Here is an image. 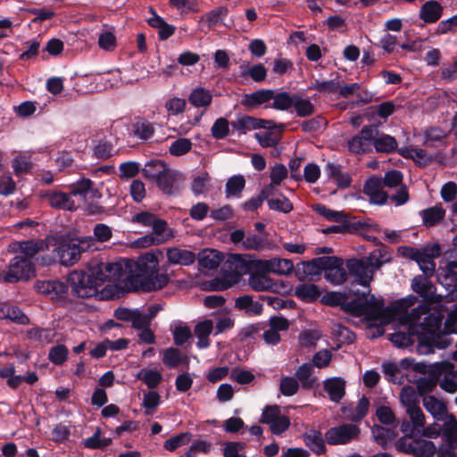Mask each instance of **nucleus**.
<instances>
[{
  "mask_svg": "<svg viewBox=\"0 0 457 457\" xmlns=\"http://www.w3.org/2000/svg\"><path fill=\"white\" fill-rule=\"evenodd\" d=\"M420 215L425 227H434L445 219V210L442 205H435L420 211Z\"/></svg>",
  "mask_w": 457,
  "mask_h": 457,
  "instance_id": "23",
  "label": "nucleus"
},
{
  "mask_svg": "<svg viewBox=\"0 0 457 457\" xmlns=\"http://www.w3.org/2000/svg\"><path fill=\"white\" fill-rule=\"evenodd\" d=\"M181 180L182 176L179 172L167 167L155 180V183L163 194L174 195L179 190V182Z\"/></svg>",
  "mask_w": 457,
  "mask_h": 457,
  "instance_id": "12",
  "label": "nucleus"
},
{
  "mask_svg": "<svg viewBox=\"0 0 457 457\" xmlns=\"http://www.w3.org/2000/svg\"><path fill=\"white\" fill-rule=\"evenodd\" d=\"M445 423L440 428L442 436L445 437L446 444L457 445V420L448 414L444 420Z\"/></svg>",
  "mask_w": 457,
  "mask_h": 457,
  "instance_id": "34",
  "label": "nucleus"
},
{
  "mask_svg": "<svg viewBox=\"0 0 457 457\" xmlns=\"http://www.w3.org/2000/svg\"><path fill=\"white\" fill-rule=\"evenodd\" d=\"M167 168L164 162L161 160H151L145 164L142 170L144 177L155 181Z\"/></svg>",
  "mask_w": 457,
  "mask_h": 457,
  "instance_id": "39",
  "label": "nucleus"
},
{
  "mask_svg": "<svg viewBox=\"0 0 457 457\" xmlns=\"http://www.w3.org/2000/svg\"><path fill=\"white\" fill-rule=\"evenodd\" d=\"M192 148V142L188 138L179 137L169 147V152L173 156H181L187 154Z\"/></svg>",
  "mask_w": 457,
  "mask_h": 457,
  "instance_id": "56",
  "label": "nucleus"
},
{
  "mask_svg": "<svg viewBox=\"0 0 457 457\" xmlns=\"http://www.w3.org/2000/svg\"><path fill=\"white\" fill-rule=\"evenodd\" d=\"M416 337L415 334L411 333L410 328H408V333L403 332H395L389 335V340L397 347L403 348L412 345L415 342L413 338Z\"/></svg>",
  "mask_w": 457,
  "mask_h": 457,
  "instance_id": "51",
  "label": "nucleus"
},
{
  "mask_svg": "<svg viewBox=\"0 0 457 457\" xmlns=\"http://www.w3.org/2000/svg\"><path fill=\"white\" fill-rule=\"evenodd\" d=\"M259 265L264 272L279 275L289 274L294 269V263L289 259L272 258L267 261H260Z\"/></svg>",
  "mask_w": 457,
  "mask_h": 457,
  "instance_id": "16",
  "label": "nucleus"
},
{
  "mask_svg": "<svg viewBox=\"0 0 457 457\" xmlns=\"http://www.w3.org/2000/svg\"><path fill=\"white\" fill-rule=\"evenodd\" d=\"M162 361L168 368L174 369L187 361V357L183 356L178 348L170 347L164 351Z\"/></svg>",
  "mask_w": 457,
  "mask_h": 457,
  "instance_id": "42",
  "label": "nucleus"
},
{
  "mask_svg": "<svg viewBox=\"0 0 457 457\" xmlns=\"http://www.w3.org/2000/svg\"><path fill=\"white\" fill-rule=\"evenodd\" d=\"M114 146L112 142L101 139L94 147V155L100 160H107L112 156Z\"/></svg>",
  "mask_w": 457,
  "mask_h": 457,
  "instance_id": "54",
  "label": "nucleus"
},
{
  "mask_svg": "<svg viewBox=\"0 0 457 457\" xmlns=\"http://www.w3.org/2000/svg\"><path fill=\"white\" fill-rule=\"evenodd\" d=\"M372 144L376 152L386 154H390L397 150L398 145L397 141L394 137L380 133L379 131L378 136L374 137Z\"/></svg>",
  "mask_w": 457,
  "mask_h": 457,
  "instance_id": "28",
  "label": "nucleus"
},
{
  "mask_svg": "<svg viewBox=\"0 0 457 457\" xmlns=\"http://www.w3.org/2000/svg\"><path fill=\"white\" fill-rule=\"evenodd\" d=\"M223 258V254L220 252L210 248L202 250L197 256L199 265L208 270L217 269Z\"/></svg>",
  "mask_w": 457,
  "mask_h": 457,
  "instance_id": "21",
  "label": "nucleus"
},
{
  "mask_svg": "<svg viewBox=\"0 0 457 457\" xmlns=\"http://www.w3.org/2000/svg\"><path fill=\"white\" fill-rule=\"evenodd\" d=\"M443 11L444 7L439 2L429 0L421 5L419 17L425 23H435L442 17Z\"/></svg>",
  "mask_w": 457,
  "mask_h": 457,
  "instance_id": "19",
  "label": "nucleus"
},
{
  "mask_svg": "<svg viewBox=\"0 0 457 457\" xmlns=\"http://www.w3.org/2000/svg\"><path fill=\"white\" fill-rule=\"evenodd\" d=\"M254 117L243 115L236 120L230 122L233 130H237L239 134H245L247 131L253 129Z\"/></svg>",
  "mask_w": 457,
  "mask_h": 457,
  "instance_id": "59",
  "label": "nucleus"
},
{
  "mask_svg": "<svg viewBox=\"0 0 457 457\" xmlns=\"http://www.w3.org/2000/svg\"><path fill=\"white\" fill-rule=\"evenodd\" d=\"M166 256L169 264L188 266L195 262L196 256L195 253L178 247L167 249Z\"/></svg>",
  "mask_w": 457,
  "mask_h": 457,
  "instance_id": "20",
  "label": "nucleus"
},
{
  "mask_svg": "<svg viewBox=\"0 0 457 457\" xmlns=\"http://www.w3.org/2000/svg\"><path fill=\"white\" fill-rule=\"evenodd\" d=\"M36 270L32 262L23 256H14L9 263L4 280L8 283H16L20 280H28L35 276Z\"/></svg>",
  "mask_w": 457,
  "mask_h": 457,
  "instance_id": "5",
  "label": "nucleus"
},
{
  "mask_svg": "<svg viewBox=\"0 0 457 457\" xmlns=\"http://www.w3.org/2000/svg\"><path fill=\"white\" fill-rule=\"evenodd\" d=\"M345 267L348 274L354 278L356 284L370 287L374 273L372 267H369L366 261L362 258H350L345 261Z\"/></svg>",
  "mask_w": 457,
  "mask_h": 457,
  "instance_id": "9",
  "label": "nucleus"
},
{
  "mask_svg": "<svg viewBox=\"0 0 457 457\" xmlns=\"http://www.w3.org/2000/svg\"><path fill=\"white\" fill-rule=\"evenodd\" d=\"M299 383L296 378L285 377L281 379L279 385L280 393L285 396H292L297 393Z\"/></svg>",
  "mask_w": 457,
  "mask_h": 457,
  "instance_id": "63",
  "label": "nucleus"
},
{
  "mask_svg": "<svg viewBox=\"0 0 457 457\" xmlns=\"http://www.w3.org/2000/svg\"><path fill=\"white\" fill-rule=\"evenodd\" d=\"M95 249V240L91 237L71 238L60 236L56 239L54 252L60 263L68 267L79 262L83 253Z\"/></svg>",
  "mask_w": 457,
  "mask_h": 457,
  "instance_id": "4",
  "label": "nucleus"
},
{
  "mask_svg": "<svg viewBox=\"0 0 457 457\" xmlns=\"http://www.w3.org/2000/svg\"><path fill=\"white\" fill-rule=\"evenodd\" d=\"M410 330L416 335L418 351L429 354L435 348L445 349L452 340L441 330L443 317L438 312H431L430 305L419 304L408 314Z\"/></svg>",
  "mask_w": 457,
  "mask_h": 457,
  "instance_id": "3",
  "label": "nucleus"
},
{
  "mask_svg": "<svg viewBox=\"0 0 457 457\" xmlns=\"http://www.w3.org/2000/svg\"><path fill=\"white\" fill-rule=\"evenodd\" d=\"M170 278L164 273H152L145 278L143 291L151 292L163 288L168 285Z\"/></svg>",
  "mask_w": 457,
  "mask_h": 457,
  "instance_id": "33",
  "label": "nucleus"
},
{
  "mask_svg": "<svg viewBox=\"0 0 457 457\" xmlns=\"http://www.w3.org/2000/svg\"><path fill=\"white\" fill-rule=\"evenodd\" d=\"M69 350L66 345L59 344L53 346L48 353L49 361L57 366L62 365L68 358Z\"/></svg>",
  "mask_w": 457,
  "mask_h": 457,
  "instance_id": "48",
  "label": "nucleus"
},
{
  "mask_svg": "<svg viewBox=\"0 0 457 457\" xmlns=\"http://www.w3.org/2000/svg\"><path fill=\"white\" fill-rule=\"evenodd\" d=\"M245 186V179L242 175L229 178L225 185L226 197H239Z\"/></svg>",
  "mask_w": 457,
  "mask_h": 457,
  "instance_id": "37",
  "label": "nucleus"
},
{
  "mask_svg": "<svg viewBox=\"0 0 457 457\" xmlns=\"http://www.w3.org/2000/svg\"><path fill=\"white\" fill-rule=\"evenodd\" d=\"M375 136H378L377 125L363 126L358 135L348 139L347 147L349 152L354 154L369 152L370 143H373Z\"/></svg>",
  "mask_w": 457,
  "mask_h": 457,
  "instance_id": "8",
  "label": "nucleus"
},
{
  "mask_svg": "<svg viewBox=\"0 0 457 457\" xmlns=\"http://www.w3.org/2000/svg\"><path fill=\"white\" fill-rule=\"evenodd\" d=\"M361 434V429L353 424H342L332 427L325 433V438L328 445H346L351 441L357 439Z\"/></svg>",
  "mask_w": 457,
  "mask_h": 457,
  "instance_id": "7",
  "label": "nucleus"
},
{
  "mask_svg": "<svg viewBox=\"0 0 457 457\" xmlns=\"http://www.w3.org/2000/svg\"><path fill=\"white\" fill-rule=\"evenodd\" d=\"M100 284L93 270L92 264L87 270H73L69 273L67 281L58 279L37 280L35 290L52 302L64 305L72 303L74 298H90L99 294Z\"/></svg>",
  "mask_w": 457,
  "mask_h": 457,
  "instance_id": "1",
  "label": "nucleus"
},
{
  "mask_svg": "<svg viewBox=\"0 0 457 457\" xmlns=\"http://www.w3.org/2000/svg\"><path fill=\"white\" fill-rule=\"evenodd\" d=\"M389 310L385 308L384 299H378L374 295L362 301V312L363 316L370 321H378L386 312Z\"/></svg>",
  "mask_w": 457,
  "mask_h": 457,
  "instance_id": "14",
  "label": "nucleus"
},
{
  "mask_svg": "<svg viewBox=\"0 0 457 457\" xmlns=\"http://www.w3.org/2000/svg\"><path fill=\"white\" fill-rule=\"evenodd\" d=\"M133 132L140 139L147 140L154 135V129L151 122L142 120L133 125Z\"/></svg>",
  "mask_w": 457,
  "mask_h": 457,
  "instance_id": "53",
  "label": "nucleus"
},
{
  "mask_svg": "<svg viewBox=\"0 0 457 457\" xmlns=\"http://www.w3.org/2000/svg\"><path fill=\"white\" fill-rule=\"evenodd\" d=\"M212 101V96L210 90L204 87L193 89L188 96V102L196 108H206Z\"/></svg>",
  "mask_w": 457,
  "mask_h": 457,
  "instance_id": "31",
  "label": "nucleus"
},
{
  "mask_svg": "<svg viewBox=\"0 0 457 457\" xmlns=\"http://www.w3.org/2000/svg\"><path fill=\"white\" fill-rule=\"evenodd\" d=\"M96 280L102 287L106 281L118 283L123 281L127 270L120 262H102L94 261L91 262Z\"/></svg>",
  "mask_w": 457,
  "mask_h": 457,
  "instance_id": "6",
  "label": "nucleus"
},
{
  "mask_svg": "<svg viewBox=\"0 0 457 457\" xmlns=\"http://www.w3.org/2000/svg\"><path fill=\"white\" fill-rule=\"evenodd\" d=\"M230 122L223 117L218 118L211 128V133L213 138L217 140L224 139L229 134Z\"/></svg>",
  "mask_w": 457,
  "mask_h": 457,
  "instance_id": "46",
  "label": "nucleus"
},
{
  "mask_svg": "<svg viewBox=\"0 0 457 457\" xmlns=\"http://www.w3.org/2000/svg\"><path fill=\"white\" fill-rule=\"evenodd\" d=\"M403 179V173L398 170H391L385 173V176L382 180L383 187H396L398 186H402Z\"/></svg>",
  "mask_w": 457,
  "mask_h": 457,
  "instance_id": "60",
  "label": "nucleus"
},
{
  "mask_svg": "<svg viewBox=\"0 0 457 457\" xmlns=\"http://www.w3.org/2000/svg\"><path fill=\"white\" fill-rule=\"evenodd\" d=\"M213 329V323L211 320H204L198 322L194 329L195 337L198 338L196 345L200 349L207 348L210 345L209 336Z\"/></svg>",
  "mask_w": 457,
  "mask_h": 457,
  "instance_id": "26",
  "label": "nucleus"
},
{
  "mask_svg": "<svg viewBox=\"0 0 457 457\" xmlns=\"http://www.w3.org/2000/svg\"><path fill=\"white\" fill-rule=\"evenodd\" d=\"M323 389L330 401L339 403L345 395V380L340 377H332L323 381Z\"/></svg>",
  "mask_w": 457,
  "mask_h": 457,
  "instance_id": "17",
  "label": "nucleus"
},
{
  "mask_svg": "<svg viewBox=\"0 0 457 457\" xmlns=\"http://www.w3.org/2000/svg\"><path fill=\"white\" fill-rule=\"evenodd\" d=\"M137 378L142 380L149 389H154L162 380V375L158 370H141L137 375Z\"/></svg>",
  "mask_w": 457,
  "mask_h": 457,
  "instance_id": "45",
  "label": "nucleus"
},
{
  "mask_svg": "<svg viewBox=\"0 0 457 457\" xmlns=\"http://www.w3.org/2000/svg\"><path fill=\"white\" fill-rule=\"evenodd\" d=\"M92 186L93 181L90 179L81 178L70 186V194L71 196H80L85 199Z\"/></svg>",
  "mask_w": 457,
  "mask_h": 457,
  "instance_id": "49",
  "label": "nucleus"
},
{
  "mask_svg": "<svg viewBox=\"0 0 457 457\" xmlns=\"http://www.w3.org/2000/svg\"><path fill=\"white\" fill-rule=\"evenodd\" d=\"M398 253L403 258L416 262L423 274L417 275L411 279V287L421 298V304L430 305L439 302L436 287L430 278L436 272L435 259L441 255L439 244L416 248L410 245H401Z\"/></svg>",
  "mask_w": 457,
  "mask_h": 457,
  "instance_id": "2",
  "label": "nucleus"
},
{
  "mask_svg": "<svg viewBox=\"0 0 457 457\" xmlns=\"http://www.w3.org/2000/svg\"><path fill=\"white\" fill-rule=\"evenodd\" d=\"M272 97H274V90L262 88L250 94H245L241 104L247 109H253L269 103Z\"/></svg>",
  "mask_w": 457,
  "mask_h": 457,
  "instance_id": "18",
  "label": "nucleus"
},
{
  "mask_svg": "<svg viewBox=\"0 0 457 457\" xmlns=\"http://www.w3.org/2000/svg\"><path fill=\"white\" fill-rule=\"evenodd\" d=\"M295 94H290L287 91L276 93L274 91L273 103L269 107L277 111H288L294 104ZM268 108V106H265Z\"/></svg>",
  "mask_w": 457,
  "mask_h": 457,
  "instance_id": "35",
  "label": "nucleus"
},
{
  "mask_svg": "<svg viewBox=\"0 0 457 457\" xmlns=\"http://www.w3.org/2000/svg\"><path fill=\"white\" fill-rule=\"evenodd\" d=\"M328 262H330L328 256L316 257L311 261L303 262V273L310 276L320 275L322 271H325Z\"/></svg>",
  "mask_w": 457,
  "mask_h": 457,
  "instance_id": "36",
  "label": "nucleus"
},
{
  "mask_svg": "<svg viewBox=\"0 0 457 457\" xmlns=\"http://www.w3.org/2000/svg\"><path fill=\"white\" fill-rule=\"evenodd\" d=\"M295 295L303 302L314 303L321 295V291L315 284L304 283L295 287Z\"/></svg>",
  "mask_w": 457,
  "mask_h": 457,
  "instance_id": "25",
  "label": "nucleus"
},
{
  "mask_svg": "<svg viewBox=\"0 0 457 457\" xmlns=\"http://www.w3.org/2000/svg\"><path fill=\"white\" fill-rule=\"evenodd\" d=\"M330 262L326 264L324 278L333 285L344 284L348 277V273L344 268V260L338 256H328Z\"/></svg>",
  "mask_w": 457,
  "mask_h": 457,
  "instance_id": "11",
  "label": "nucleus"
},
{
  "mask_svg": "<svg viewBox=\"0 0 457 457\" xmlns=\"http://www.w3.org/2000/svg\"><path fill=\"white\" fill-rule=\"evenodd\" d=\"M303 441L305 445L315 454L320 455L326 453L327 448L320 431L310 430L304 434Z\"/></svg>",
  "mask_w": 457,
  "mask_h": 457,
  "instance_id": "24",
  "label": "nucleus"
},
{
  "mask_svg": "<svg viewBox=\"0 0 457 457\" xmlns=\"http://www.w3.org/2000/svg\"><path fill=\"white\" fill-rule=\"evenodd\" d=\"M312 210L331 222H341L346 220L345 215L343 212L331 210L322 204H314L312 206Z\"/></svg>",
  "mask_w": 457,
  "mask_h": 457,
  "instance_id": "43",
  "label": "nucleus"
},
{
  "mask_svg": "<svg viewBox=\"0 0 457 457\" xmlns=\"http://www.w3.org/2000/svg\"><path fill=\"white\" fill-rule=\"evenodd\" d=\"M396 446L399 451L411 453L415 457H432L436 453L435 444L424 439L414 440L409 444L403 443L400 439Z\"/></svg>",
  "mask_w": 457,
  "mask_h": 457,
  "instance_id": "10",
  "label": "nucleus"
},
{
  "mask_svg": "<svg viewBox=\"0 0 457 457\" xmlns=\"http://www.w3.org/2000/svg\"><path fill=\"white\" fill-rule=\"evenodd\" d=\"M228 12V10L226 6H220L206 12L202 19L207 22L210 28H212L220 24Z\"/></svg>",
  "mask_w": 457,
  "mask_h": 457,
  "instance_id": "47",
  "label": "nucleus"
},
{
  "mask_svg": "<svg viewBox=\"0 0 457 457\" xmlns=\"http://www.w3.org/2000/svg\"><path fill=\"white\" fill-rule=\"evenodd\" d=\"M26 337L29 340H33L37 343H50L54 334L49 328L34 327L27 330Z\"/></svg>",
  "mask_w": 457,
  "mask_h": 457,
  "instance_id": "44",
  "label": "nucleus"
},
{
  "mask_svg": "<svg viewBox=\"0 0 457 457\" xmlns=\"http://www.w3.org/2000/svg\"><path fill=\"white\" fill-rule=\"evenodd\" d=\"M372 436L375 442L385 449L395 439V433L390 428L375 425L372 428Z\"/></svg>",
  "mask_w": 457,
  "mask_h": 457,
  "instance_id": "38",
  "label": "nucleus"
},
{
  "mask_svg": "<svg viewBox=\"0 0 457 457\" xmlns=\"http://www.w3.org/2000/svg\"><path fill=\"white\" fill-rule=\"evenodd\" d=\"M436 272L437 281L448 287L455 281V278H457V262H447L445 266L438 267Z\"/></svg>",
  "mask_w": 457,
  "mask_h": 457,
  "instance_id": "27",
  "label": "nucleus"
},
{
  "mask_svg": "<svg viewBox=\"0 0 457 457\" xmlns=\"http://www.w3.org/2000/svg\"><path fill=\"white\" fill-rule=\"evenodd\" d=\"M312 87L320 93L335 94L338 92L340 88V79L339 77H337L336 79L327 81L315 80Z\"/></svg>",
  "mask_w": 457,
  "mask_h": 457,
  "instance_id": "57",
  "label": "nucleus"
},
{
  "mask_svg": "<svg viewBox=\"0 0 457 457\" xmlns=\"http://www.w3.org/2000/svg\"><path fill=\"white\" fill-rule=\"evenodd\" d=\"M145 276H142L139 274H134L131 271H127L125 278L123 279L124 286L123 287L128 292H135L138 289L143 290V284L145 283Z\"/></svg>",
  "mask_w": 457,
  "mask_h": 457,
  "instance_id": "50",
  "label": "nucleus"
},
{
  "mask_svg": "<svg viewBox=\"0 0 457 457\" xmlns=\"http://www.w3.org/2000/svg\"><path fill=\"white\" fill-rule=\"evenodd\" d=\"M240 77L246 79L251 78L254 82H262L267 77V69L262 63H257L251 67L245 64L240 65Z\"/></svg>",
  "mask_w": 457,
  "mask_h": 457,
  "instance_id": "32",
  "label": "nucleus"
},
{
  "mask_svg": "<svg viewBox=\"0 0 457 457\" xmlns=\"http://www.w3.org/2000/svg\"><path fill=\"white\" fill-rule=\"evenodd\" d=\"M423 405L428 412H429L435 420H444L447 418L448 412L445 403L438 400L434 395H427L423 398Z\"/></svg>",
  "mask_w": 457,
  "mask_h": 457,
  "instance_id": "22",
  "label": "nucleus"
},
{
  "mask_svg": "<svg viewBox=\"0 0 457 457\" xmlns=\"http://www.w3.org/2000/svg\"><path fill=\"white\" fill-rule=\"evenodd\" d=\"M313 365L311 362L302 364L295 371V376L299 380L303 389H311L314 386L316 378H312Z\"/></svg>",
  "mask_w": 457,
  "mask_h": 457,
  "instance_id": "30",
  "label": "nucleus"
},
{
  "mask_svg": "<svg viewBox=\"0 0 457 457\" xmlns=\"http://www.w3.org/2000/svg\"><path fill=\"white\" fill-rule=\"evenodd\" d=\"M225 265L228 270L233 272L236 276L241 277L251 272L253 262L248 255L232 253L229 254Z\"/></svg>",
  "mask_w": 457,
  "mask_h": 457,
  "instance_id": "15",
  "label": "nucleus"
},
{
  "mask_svg": "<svg viewBox=\"0 0 457 457\" xmlns=\"http://www.w3.org/2000/svg\"><path fill=\"white\" fill-rule=\"evenodd\" d=\"M346 296L345 293L334 292L329 291L326 292L323 295H321L320 302L323 304L331 306V307H342L344 304V300Z\"/></svg>",
  "mask_w": 457,
  "mask_h": 457,
  "instance_id": "61",
  "label": "nucleus"
},
{
  "mask_svg": "<svg viewBox=\"0 0 457 457\" xmlns=\"http://www.w3.org/2000/svg\"><path fill=\"white\" fill-rule=\"evenodd\" d=\"M400 398L406 410L419 405L420 403L417 392L412 386L403 387L401 391Z\"/></svg>",
  "mask_w": 457,
  "mask_h": 457,
  "instance_id": "58",
  "label": "nucleus"
},
{
  "mask_svg": "<svg viewBox=\"0 0 457 457\" xmlns=\"http://www.w3.org/2000/svg\"><path fill=\"white\" fill-rule=\"evenodd\" d=\"M278 195L280 196V198L268 200L269 209L283 213L290 212L294 209L291 201L282 193H279Z\"/></svg>",
  "mask_w": 457,
  "mask_h": 457,
  "instance_id": "52",
  "label": "nucleus"
},
{
  "mask_svg": "<svg viewBox=\"0 0 457 457\" xmlns=\"http://www.w3.org/2000/svg\"><path fill=\"white\" fill-rule=\"evenodd\" d=\"M255 139L262 147H275L281 140V136H276L271 131L255 133Z\"/></svg>",
  "mask_w": 457,
  "mask_h": 457,
  "instance_id": "62",
  "label": "nucleus"
},
{
  "mask_svg": "<svg viewBox=\"0 0 457 457\" xmlns=\"http://www.w3.org/2000/svg\"><path fill=\"white\" fill-rule=\"evenodd\" d=\"M340 223V225H332L324 228L323 233H355L364 227V224L361 221L350 222L348 220H344L341 221Z\"/></svg>",
  "mask_w": 457,
  "mask_h": 457,
  "instance_id": "41",
  "label": "nucleus"
},
{
  "mask_svg": "<svg viewBox=\"0 0 457 457\" xmlns=\"http://www.w3.org/2000/svg\"><path fill=\"white\" fill-rule=\"evenodd\" d=\"M41 197L46 200L49 205L54 209L64 211H75L77 205L69 193L48 190L41 194Z\"/></svg>",
  "mask_w": 457,
  "mask_h": 457,
  "instance_id": "13",
  "label": "nucleus"
},
{
  "mask_svg": "<svg viewBox=\"0 0 457 457\" xmlns=\"http://www.w3.org/2000/svg\"><path fill=\"white\" fill-rule=\"evenodd\" d=\"M320 338L318 330L307 329L300 333L299 342L303 347H315Z\"/></svg>",
  "mask_w": 457,
  "mask_h": 457,
  "instance_id": "64",
  "label": "nucleus"
},
{
  "mask_svg": "<svg viewBox=\"0 0 457 457\" xmlns=\"http://www.w3.org/2000/svg\"><path fill=\"white\" fill-rule=\"evenodd\" d=\"M295 115L300 118L310 117L314 114L316 107L309 98H303L301 95L295 93L293 106Z\"/></svg>",
  "mask_w": 457,
  "mask_h": 457,
  "instance_id": "29",
  "label": "nucleus"
},
{
  "mask_svg": "<svg viewBox=\"0 0 457 457\" xmlns=\"http://www.w3.org/2000/svg\"><path fill=\"white\" fill-rule=\"evenodd\" d=\"M370 407L369 398L365 395H362L357 403V405L351 416L349 417L350 420L353 422H360L368 414Z\"/></svg>",
  "mask_w": 457,
  "mask_h": 457,
  "instance_id": "55",
  "label": "nucleus"
},
{
  "mask_svg": "<svg viewBox=\"0 0 457 457\" xmlns=\"http://www.w3.org/2000/svg\"><path fill=\"white\" fill-rule=\"evenodd\" d=\"M248 283L249 286L257 292L269 290L273 286L271 278L264 273L258 272H253L250 275Z\"/></svg>",
  "mask_w": 457,
  "mask_h": 457,
  "instance_id": "40",
  "label": "nucleus"
}]
</instances>
